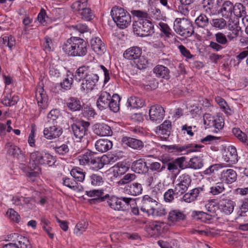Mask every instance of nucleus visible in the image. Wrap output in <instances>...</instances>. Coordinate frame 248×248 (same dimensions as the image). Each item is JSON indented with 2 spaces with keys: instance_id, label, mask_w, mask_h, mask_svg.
<instances>
[{
  "instance_id": "1",
  "label": "nucleus",
  "mask_w": 248,
  "mask_h": 248,
  "mask_svg": "<svg viewBox=\"0 0 248 248\" xmlns=\"http://www.w3.org/2000/svg\"><path fill=\"white\" fill-rule=\"evenodd\" d=\"M75 78L76 81L81 82L80 91L83 93H88L96 86L99 80V76L88 66H82L77 70Z\"/></svg>"
},
{
  "instance_id": "2",
  "label": "nucleus",
  "mask_w": 248,
  "mask_h": 248,
  "mask_svg": "<svg viewBox=\"0 0 248 248\" xmlns=\"http://www.w3.org/2000/svg\"><path fill=\"white\" fill-rule=\"evenodd\" d=\"M87 44L83 39L73 37L62 46L63 50L69 56H84L87 52Z\"/></svg>"
},
{
  "instance_id": "3",
  "label": "nucleus",
  "mask_w": 248,
  "mask_h": 248,
  "mask_svg": "<svg viewBox=\"0 0 248 248\" xmlns=\"http://www.w3.org/2000/svg\"><path fill=\"white\" fill-rule=\"evenodd\" d=\"M110 13L114 22L119 28L124 29L130 25L131 16L124 8L115 6L112 8Z\"/></svg>"
},
{
  "instance_id": "4",
  "label": "nucleus",
  "mask_w": 248,
  "mask_h": 248,
  "mask_svg": "<svg viewBox=\"0 0 248 248\" xmlns=\"http://www.w3.org/2000/svg\"><path fill=\"white\" fill-rule=\"evenodd\" d=\"M173 27L177 34L185 38L191 36L194 32L192 22L186 18H176Z\"/></svg>"
},
{
  "instance_id": "5",
  "label": "nucleus",
  "mask_w": 248,
  "mask_h": 248,
  "mask_svg": "<svg viewBox=\"0 0 248 248\" xmlns=\"http://www.w3.org/2000/svg\"><path fill=\"white\" fill-rule=\"evenodd\" d=\"M134 32L139 36H148L154 32L153 23L149 20L138 19L133 23Z\"/></svg>"
},
{
  "instance_id": "6",
  "label": "nucleus",
  "mask_w": 248,
  "mask_h": 248,
  "mask_svg": "<svg viewBox=\"0 0 248 248\" xmlns=\"http://www.w3.org/2000/svg\"><path fill=\"white\" fill-rule=\"evenodd\" d=\"M88 157L87 165L91 166L95 170H99L102 168L106 163L114 162L113 157L111 155H104L101 159L95 156V154L91 151L88 152Z\"/></svg>"
},
{
  "instance_id": "7",
  "label": "nucleus",
  "mask_w": 248,
  "mask_h": 248,
  "mask_svg": "<svg viewBox=\"0 0 248 248\" xmlns=\"http://www.w3.org/2000/svg\"><path fill=\"white\" fill-rule=\"evenodd\" d=\"M88 0H78L74 2L72 8L75 11L79 12L81 18L86 21H90L94 17L92 10L87 8Z\"/></svg>"
},
{
  "instance_id": "8",
  "label": "nucleus",
  "mask_w": 248,
  "mask_h": 248,
  "mask_svg": "<svg viewBox=\"0 0 248 248\" xmlns=\"http://www.w3.org/2000/svg\"><path fill=\"white\" fill-rule=\"evenodd\" d=\"M30 161L33 162L35 165H47L51 166L54 164V158L48 153L34 151L30 155Z\"/></svg>"
},
{
  "instance_id": "9",
  "label": "nucleus",
  "mask_w": 248,
  "mask_h": 248,
  "mask_svg": "<svg viewBox=\"0 0 248 248\" xmlns=\"http://www.w3.org/2000/svg\"><path fill=\"white\" fill-rule=\"evenodd\" d=\"M203 123L206 128L214 127L215 132L221 130L224 126V121L223 118L218 115L215 116L210 114L206 113L203 116Z\"/></svg>"
},
{
  "instance_id": "10",
  "label": "nucleus",
  "mask_w": 248,
  "mask_h": 248,
  "mask_svg": "<svg viewBox=\"0 0 248 248\" xmlns=\"http://www.w3.org/2000/svg\"><path fill=\"white\" fill-rule=\"evenodd\" d=\"M164 149L169 152L182 153L186 151V153L197 152L199 149L203 147L202 145L197 144H188L180 146L179 145H163Z\"/></svg>"
},
{
  "instance_id": "11",
  "label": "nucleus",
  "mask_w": 248,
  "mask_h": 248,
  "mask_svg": "<svg viewBox=\"0 0 248 248\" xmlns=\"http://www.w3.org/2000/svg\"><path fill=\"white\" fill-rule=\"evenodd\" d=\"M186 159L185 156L178 157L174 160L172 159L168 164L167 170L176 177L180 173L181 170L187 168V167H185L184 165Z\"/></svg>"
},
{
  "instance_id": "12",
  "label": "nucleus",
  "mask_w": 248,
  "mask_h": 248,
  "mask_svg": "<svg viewBox=\"0 0 248 248\" xmlns=\"http://www.w3.org/2000/svg\"><path fill=\"white\" fill-rule=\"evenodd\" d=\"M177 183L175 186V191L177 194L184 193L190 186L191 179L189 175L184 173L180 175L177 180Z\"/></svg>"
},
{
  "instance_id": "13",
  "label": "nucleus",
  "mask_w": 248,
  "mask_h": 248,
  "mask_svg": "<svg viewBox=\"0 0 248 248\" xmlns=\"http://www.w3.org/2000/svg\"><path fill=\"white\" fill-rule=\"evenodd\" d=\"M62 129L57 124H47L44 128L43 134L44 137L47 140H53L59 138L62 133Z\"/></svg>"
},
{
  "instance_id": "14",
  "label": "nucleus",
  "mask_w": 248,
  "mask_h": 248,
  "mask_svg": "<svg viewBox=\"0 0 248 248\" xmlns=\"http://www.w3.org/2000/svg\"><path fill=\"white\" fill-rule=\"evenodd\" d=\"M89 126L88 122L82 121L78 124H73L71 127L75 137L81 140L88 134Z\"/></svg>"
},
{
  "instance_id": "15",
  "label": "nucleus",
  "mask_w": 248,
  "mask_h": 248,
  "mask_svg": "<svg viewBox=\"0 0 248 248\" xmlns=\"http://www.w3.org/2000/svg\"><path fill=\"white\" fill-rule=\"evenodd\" d=\"M141 203V211L146 213L148 215H152L154 214L155 207L158 205L157 202L148 195L143 196Z\"/></svg>"
},
{
  "instance_id": "16",
  "label": "nucleus",
  "mask_w": 248,
  "mask_h": 248,
  "mask_svg": "<svg viewBox=\"0 0 248 248\" xmlns=\"http://www.w3.org/2000/svg\"><path fill=\"white\" fill-rule=\"evenodd\" d=\"M149 114L151 121L159 123L164 118L165 110L159 105H154L150 108Z\"/></svg>"
},
{
  "instance_id": "17",
  "label": "nucleus",
  "mask_w": 248,
  "mask_h": 248,
  "mask_svg": "<svg viewBox=\"0 0 248 248\" xmlns=\"http://www.w3.org/2000/svg\"><path fill=\"white\" fill-rule=\"evenodd\" d=\"M86 192L89 197H93L90 200L91 203L102 202L109 197L108 194L104 195V190L102 189H94L87 191Z\"/></svg>"
},
{
  "instance_id": "18",
  "label": "nucleus",
  "mask_w": 248,
  "mask_h": 248,
  "mask_svg": "<svg viewBox=\"0 0 248 248\" xmlns=\"http://www.w3.org/2000/svg\"><path fill=\"white\" fill-rule=\"evenodd\" d=\"M92 129L95 134L100 136H108L112 134L110 127L104 123L94 124L93 126Z\"/></svg>"
},
{
  "instance_id": "19",
  "label": "nucleus",
  "mask_w": 248,
  "mask_h": 248,
  "mask_svg": "<svg viewBox=\"0 0 248 248\" xmlns=\"http://www.w3.org/2000/svg\"><path fill=\"white\" fill-rule=\"evenodd\" d=\"M11 239L17 244L18 248H31L30 242L28 238L17 233L10 235Z\"/></svg>"
},
{
  "instance_id": "20",
  "label": "nucleus",
  "mask_w": 248,
  "mask_h": 248,
  "mask_svg": "<svg viewBox=\"0 0 248 248\" xmlns=\"http://www.w3.org/2000/svg\"><path fill=\"white\" fill-rule=\"evenodd\" d=\"M112 96L109 93L105 91L101 92L96 102L97 107L100 110L108 108L109 102Z\"/></svg>"
},
{
  "instance_id": "21",
  "label": "nucleus",
  "mask_w": 248,
  "mask_h": 248,
  "mask_svg": "<svg viewBox=\"0 0 248 248\" xmlns=\"http://www.w3.org/2000/svg\"><path fill=\"white\" fill-rule=\"evenodd\" d=\"M186 216L182 211L179 210L170 211L168 215V220L170 225H174L176 222L185 220Z\"/></svg>"
},
{
  "instance_id": "22",
  "label": "nucleus",
  "mask_w": 248,
  "mask_h": 248,
  "mask_svg": "<svg viewBox=\"0 0 248 248\" xmlns=\"http://www.w3.org/2000/svg\"><path fill=\"white\" fill-rule=\"evenodd\" d=\"M142 190L141 185L137 182L126 185L124 187V191L126 194L134 196L141 194Z\"/></svg>"
},
{
  "instance_id": "23",
  "label": "nucleus",
  "mask_w": 248,
  "mask_h": 248,
  "mask_svg": "<svg viewBox=\"0 0 248 248\" xmlns=\"http://www.w3.org/2000/svg\"><path fill=\"white\" fill-rule=\"evenodd\" d=\"M202 4L204 11L210 15H214L218 11V5L216 0H202Z\"/></svg>"
},
{
  "instance_id": "24",
  "label": "nucleus",
  "mask_w": 248,
  "mask_h": 248,
  "mask_svg": "<svg viewBox=\"0 0 248 248\" xmlns=\"http://www.w3.org/2000/svg\"><path fill=\"white\" fill-rule=\"evenodd\" d=\"M107 203L108 205L113 210L115 211H124L126 209V206L122 202L120 198L112 196L108 198Z\"/></svg>"
},
{
  "instance_id": "25",
  "label": "nucleus",
  "mask_w": 248,
  "mask_h": 248,
  "mask_svg": "<svg viewBox=\"0 0 248 248\" xmlns=\"http://www.w3.org/2000/svg\"><path fill=\"white\" fill-rule=\"evenodd\" d=\"M224 159L230 164H235L238 161V155L236 148L233 146H230L227 148Z\"/></svg>"
},
{
  "instance_id": "26",
  "label": "nucleus",
  "mask_w": 248,
  "mask_h": 248,
  "mask_svg": "<svg viewBox=\"0 0 248 248\" xmlns=\"http://www.w3.org/2000/svg\"><path fill=\"white\" fill-rule=\"evenodd\" d=\"M122 142L124 144L134 149L140 150L143 147V143L141 140L133 138L124 137L122 140Z\"/></svg>"
},
{
  "instance_id": "27",
  "label": "nucleus",
  "mask_w": 248,
  "mask_h": 248,
  "mask_svg": "<svg viewBox=\"0 0 248 248\" xmlns=\"http://www.w3.org/2000/svg\"><path fill=\"white\" fill-rule=\"evenodd\" d=\"M90 43L91 47L95 52L99 55L104 53L106 48L104 44L100 38L93 37L91 40Z\"/></svg>"
},
{
  "instance_id": "28",
  "label": "nucleus",
  "mask_w": 248,
  "mask_h": 248,
  "mask_svg": "<svg viewBox=\"0 0 248 248\" xmlns=\"http://www.w3.org/2000/svg\"><path fill=\"white\" fill-rule=\"evenodd\" d=\"M171 128V122L166 120L159 126L156 127V133L160 135H162L163 138L166 139L170 135Z\"/></svg>"
},
{
  "instance_id": "29",
  "label": "nucleus",
  "mask_w": 248,
  "mask_h": 248,
  "mask_svg": "<svg viewBox=\"0 0 248 248\" xmlns=\"http://www.w3.org/2000/svg\"><path fill=\"white\" fill-rule=\"evenodd\" d=\"M124 57L126 59L133 60L141 55V49L137 46L131 47L126 49L124 53Z\"/></svg>"
},
{
  "instance_id": "30",
  "label": "nucleus",
  "mask_w": 248,
  "mask_h": 248,
  "mask_svg": "<svg viewBox=\"0 0 248 248\" xmlns=\"http://www.w3.org/2000/svg\"><path fill=\"white\" fill-rule=\"evenodd\" d=\"M132 170L137 173H145L148 171L146 163L142 159L134 161L131 167Z\"/></svg>"
},
{
  "instance_id": "31",
  "label": "nucleus",
  "mask_w": 248,
  "mask_h": 248,
  "mask_svg": "<svg viewBox=\"0 0 248 248\" xmlns=\"http://www.w3.org/2000/svg\"><path fill=\"white\" fill-rule=\"evenodd\" d=\"M112 147V143L109 140L107 139H100L96 141L95 147L97 151L101 153H104Z\"/></svg>"
},
{
  "instance_id": "32",
  "label": "nucleus",
  "mask_w": 248,
  "mask_h": 248,
  "mask_svg": "<svg viewBox=\"0 0 248 248\" xmlns=\"http://www.w3.org/2000/svg\"><path fill=\"white\" fill-rule=\"evenodd\" d=\"M202 189L201 187L193 188L189 192L186 193L183 196V200L186 202L190 203L197 200Z\"/></svg>"
},
{
  "instance_id": "33",
  "label": "nucleus",
  "mask_w": 248,
  "mask_h": 248,
  "mask_svg": "<svg viewBox=\"0 0 248 248\" xmlns=\"http://www.w3.org/2000/svg\"><path fill=\"white\" fill-rule=\"evenodd\" d=\"M221 178L227 184H232L236 181L237 174L233 170L227 169L222 172Z\"/></svg>"
},
{
  "instance_id": "34",
  "label": "nucleus",
  "mask_w": 248,
  "mask_h": 248,
  "mask_svg": "<svg viewBox=\"0 0 248 248\" xmlns=\"http://www.w3.org/2000/svg\"><path fill=\"white\" fill-rule=\"evenodd\" d=\"M233 7L232 2L229 0L226 1L223 3L222 8L218 10V13H221L223 17L228 18L232 16Z\"/></svg>"
},
{
  "instance_id": "35",
  "label": "nucleus",
  "mask_w": 248,
  "mask_h": 248,
  "mask_svg": "<svg viewBox=\"0 0 248 248\" xmlns=\"http://www.w3.org/2000/svg\"><path fill=\"white\" fill-rule=\"evenodd\" d=\"M36 97L40 108H44L47 106V97L42 88L37 89L36 92Z\"/></svg>"
},
{
  "instance_id": "36",
  "label": "nucleus",
  "mask_w": 248,
  "mask_h": 248,
  "mask_svg": "<svg viewBox=\"0 0 248 248\" xmlns=\"http://www.w3.org/2000/svg\"><path fill=\"white\" fill-rule=\"evenodd\" d=\"M154 73L157 77L162 78L165 79L170 78V70L169 69L162 65H158L154 68Z\"/></svg>"
},
{
  "instance_id": "37",
  "label": "nucleus",
  "mask_w": 248,
  "mask_h": 248,
  "mask_svg": "<svg viewBox=\"0 0 248 248\" xmlns=\"http://www.w3.org/2000/svg\"><path fill=\"white\" fill-rule=\"evenodd\" d=\"M203 166V159L200 157L194 156L190 159L187 165L185 167H187V168L197 170L202 168Z\"/></svg>"
},
{
  "instance_id": "38",
  "label": "nucleus",
  "mask_w": 248,
  "mask_h": 248,
  "mask_svg": "<svg viewBox=\"0 0 248 248\" xmlns=\"http://www.w3.org/2000/svg\"><path fill=\"white\" fill-rule=\"evenodd\" d=\"M66 106L72 111L79 110L81 107L80 101L77 98L70 97L66 103Z\"/></svg>"
},
{
  "instance_id": "39",
  "label": "nucleus",
  "mask_w": 248,
  "mask_h": 248,
  "mask_svg": "<svg viewBox=\"0 0 248 248\" xmlns=\"http://www.w3.org/2000/svg\"><path fill=\"white\" fill-rule=\"evenodd\" d=\"M121 98L118 94H113L109 102L108 108L114 112H118L120 109L119 102Z\"/></svg>"
},
{
  "instance_id": "40",
  "label": "nucleus",
  "mask_w": 248,
  "mask_h": 248,
  "mask_svg": "<svg viewBox=\"0 0 248 248\" xmlns=\"http://www.w3.org/2000/svg\"><path fill=\"white\" fill-rule=\"evenodd\" d=\"M144 105V101L140 98L136 96H132L129 98L127 101V107L130 108H141Z\"/></svg>"
},
{
  "instance_id": "41",
  "label": "nucleus",
  "mask_w": 248,
  "mask_h": 248,
  "mask_svg": "<svg viewBox=\"0 0 248 248\" xmlns=\"http://www.w3.org/2000/svg\"><path fill=\"white\" fill-rule=\"evenodd\" d=\"M232 14L237 17H241L246 15V8L240 3H236L232 9Z\"/></svg>"
},
{
  "instance_id": "42",
  "label": "nucleus",
  "mask_w": 248,
  "mask_h": 248,
  "mask_svg": "<svg viewBox=\"0 0 248 248\" xmlns=\"http://www.w3.org/2000/svg\"><path fill=\"white\" fill-rule=\"evenodd\" d=\"M195 22L198 27L203 29L209 25V20L205 15L201 14L195 19Z\"/></svg>"
},
{
  "instance_id": "43",
  "label": "nucleus",
  "mask_w": 248,
  "mask_h": 248,
  "mask_svg": "<svg viewBox=\"0 0 248 248\" xmlns=\"http://www.w3.org/2000/svg\"><path fill=\"white\" fill-rule=\"evenodd\" d=\"M85 172L83 171L82 170L79 168H75L73 169L70 172V174L73 178L78 182H83L85 178Z\"/></svg>"
},
{
  "instance_id": "44",
  "label": "nucleus",
  "mask_w": 248,
  "mask_h": 248,
  "mask_svg": "<svg viewBox=\"0 0 248 248\" xmlns=\"http://www.w3.org/2000/svg\"><path fill=\"white\" fill-rule=\"evenodd\" d=\"M234 202L231 200H226L221 204L222 211L226 215L231 214L233 211L234 209Z\"/></svg>"
},
{
  "instance_id": "45",
  "label": "nucleus",
  "mask_w": 248,
  "mask_h": 248,
  "mask_svg": "<svg viewBox=\"0 0 248 248\" xmlns=\"http://www.w3.org/2000/svg\"><path fill=\"white\" fill-rule=\"evenodd\" d=\"M224 190V184L221 182H218L210 187L209 193L213 195H217L223 192Z\"/></svg>"
},
{
  "instance_id": "46",
  "label": "nucleus",
  "mask_w": 248,
  "mask_h": 248,
  "mask_svg": "<svg viewBox=\"0 0 248 248\" xmlns=\"http://www.w3.org/2000/svg\"><path fill=\"white\" fill-rule=\"evenodd\" d=\"M232 132L234 136L242 143H246L248 140L247 135L238 128H233Z\"/></svg>"
},
{
  "instance_id": "47",
  "label": "nucleus",
  "mask_w": 248,
  "mask_h": 248,
  "mask_svg": "<svg viewBox=\"0 0 248 248\" xmlns=\"http://www.w3.org/2000/svg\"><path fill=\"white\" fill-rule=\"evenodd\" d=\"M149 18H153L155 20L161 18L162 15L160 10L155 6H152L148 9Z\"/></svg>"
},
{
  "instance_id": "48",
  "label": "nucleus",
  "mask_w": 248,
  "mask_h": 248,
  "mask_svg": "<svg viewBox=\"0 0 248 248\" xmlns=\"http://www.w3.org/2000/svg\"><path fill=\"white\" fill-rule=\"evenodd\" d=\"M211 25L220 30L224 29L226 26V21L223 18H213L210 21Z\"/></svg>"
},
{
  "instance_id": "49",
  "label": "nucleus",
  "mask_w": 248,
  "mask_h": 248,
  "mask_svg": "<svg viewBox=\"0 0 248 248\" xmlns=\"http://www.w3.org/2000/svg\"><path fill=\"white\" fill-rule=\"evenodd\" d=\"M63 184L74 190H79V185L74 178H65L63 180Z\"/></svg>"
},
{
  "instance_id": "50",
  "label": "nucleus",
  "mask_w": 248,
  "mask_h": 248,
  "mask_svg": "<svg viewBox=\"0 0 248 248\" xmlns=\"http://www.w3.org/2000/svg\"><path fill=\"white\" fill-rule=\"evenodd\" d=\"M89 179L91 185L93 186H100L104 182L102 176L98 174H92L89 176Z\"/></svg>"
},
{
  "instance_id": "51",
  "label": "nucleus",
  "mask_w": 248,
  "mask_h": 248,
  "mask_svg": "<svg viewBox=\"0 0 248 248\" xmlns=\"http://www.w3.org/2000/svg\"><path fill=\"white\" fill-rule=\"evenodd\" d=\"M240 27L236 25L232 26L227 35V38L229 40L232 41L233 39L237 38L239 35V32L240 31Z\"/></svg>"
},
{
  "instance_id": "52",
  "label": "nucleus",
  "mask_w": 248,
  "mask_h": 248,
  "mask_svg": "<svg viewBox=\"0 0 248 248\" xmlns=\"http://www.w3.org/2000/svg\"><path fill=\"white\" fill-rule=\"evenodd\" d=\"M59 115V111L57 109L51 110L47 115V122L46 124H57L56 120Z\"/></svg>"
},
{
  "instance_id": "53",
  "label": "nucleus",
  "mask_w": 248,
  "mask_h": 248,
  "mask_svg": "<svg viewBox=\"0 0 248 248\" xmlns=\"http://www.w3.org/2000/svg\"><path fill=\"white\" fill-rule=\"evenodd\" d=\"M136 177V175L134 173H128L124 175L118 183L119 185H128V184L135 180Z\"/></svg>"
},
{
  "instance_id": "54",
  "label": "nucleus",
  "mask_w": 248,
  "mask_h": 248,
  "mask_svg": "<svg viewBox=\"0 0 248 248\" xmlns=\"http://www.w3.org/2000/svg\"><path fill=\"white\" fill-rule=\"evenodd\" d=\"M128 170V167L123 163H118L117 165L113 167V171L114 173H116L118 175L124 174Z\"/></svg>"
},
{
  "instance_id": "55",
  "label": "nucleus",
  "mask_w": 248,
  "mask_h": 248,
  "mask_svg": "<svg viewBox=\"0 0 248 248\" xmlns=\"http://www.w3.org/2000/svg\"><path fill=\"white\" fill-rule=\"evenodd\" d=\"M133 62L135 64L136 67L139 69L145 68L147 64V61L141 55L136 58Z\"/></svg>"
},
{
  "instance_id": "56",
  "label": "nucleus",
  "mask_w": 248,
  "mask_h": 248,
  "mask_svg": "<svg viewBox=\"0 0 248 248\" xmlns=\"http://www.w3.org/2000/svg\"><path fill=\"white\" fill-rule=\"evenodd\" d=\"M68 143H69V142L65 144H62L60 146L55 147L54 148L55 152L61 155H66L69 151V148L67 145Z\"/></svg>"
},
{
  "instance_id": "57",
  "label": "nucleus",
  "mask_w": 248,
  "mask_h": 248,
  "mask_svg": "<svg viewBox=\"0 0 248 248\" xmlns=\"http://www.w3.org/2000/svg\"><path fill=\"white\" fill-rule=\"evenodd\" d=\"M73 82V78L67 76V77L63 80V81L61 82L60 85L63 89L67 91L71 88Z\"/></svg>"
},
{
  "instance_id": "58",
  "label": "nucleus",
  "mask_w": 248,
  "mask_h": 248,
  "mask_svg": "<svg viewBox=\"0 0 248 248\" xmlns=\"http://www.w3.org/2000/svg\"><path fill=\"white\" fill-rule=\"evenodd\" d=\"M7 149V153L11 155L16 156L18 155L20 149L17 146L13 145L10 143H8L6 145Z\"/></svg>"
},
{
  "instance_id": "59",
  "label": "nucleus",
  "mask_w": 248,
  "mask_h": 248,
  "mask_svg": "<svg viewBox=\"0 0 248 248\" xmlns=\"http://www.w3.org/2000/svg\"><path fill=\"white\" fill-rule=\"evenodd\" d=\"M49 73L51 77L54 78H59L61 75L59 67L54 64H50L49 68Z\"/></svg>"
},
{
  "instance_id": "60",
  "label": "nucleus",
  "mask_w": 248,
  "mask_h": 248,
  "mask_svg": "<svg viewBox=\"0 0 248 248\" xmlns=\"http://www.w3.org/2000/svg\"><path fill=\"white\" fill-rule=\"evenodd\" d=\"M6 215L10 219L16 222H18L20 220V216L13 209H8Z\"/></svg>"
},
{
  "instance_id": "61",
  "label": "nucleus",
  "mask_w": 248,
  "mask_h": 248,
  "mask_svg": "<svg viewBox=\"0 0 248 248\" xmlns=\"http://www.w3.org/2000/svg\"><path fill=\"white\" fill-rule=\"evenodd\" d=\"M86 228L87 225L85 222H79L76 226L74 233L77 236H79L86 231Z\"/></svg>"
},
{
  "instance_id": "62",
  "label": "nucleus",
  "mask_w": 248,
  "mask_h": 248,
  "mask_svg": "<svg viewBox=\"0 0 248 248\" xmlns=\"http://www.w3.org/2000/svg\"><path fill=\"white\" fill-rule=\"evenodd\" d=\"M215 38L216 42L221 45H226L228 44V41L226 35L222 32L215 34Z\"/></svg>"
},
{
  "instance_id": "63",
  "label": "nucleus",
  "mask_w": 248,
  "mask_h": 248,
  "mask_svg": "<svg viewBox=\"0 0 248 248\" xmlns=\"http://www.w3.org/2000/svg\"><path fill=\"white\" fill-rule=\"evenodd\" d=\"M174 191L173 189H169L164 194V199L166 202H171L174 199Z\"/></svg>"
},
{
  "instance_id": "64",
  "label": "nucleus",
  "mask_w": 248,
  "mask_h": 248,
  "mask_svg": "<svg viewBox=\"0 0 248 248\" xmlns=\"http://www.w3.org/2000/svg\"><path fill=\"white\" fill-rule=\"evenodd\" d=\"M248 212V199L243 201L240 210L238 212L239 216L241 217L246 216V213Z\"/></svg>"
}]
</instances>
